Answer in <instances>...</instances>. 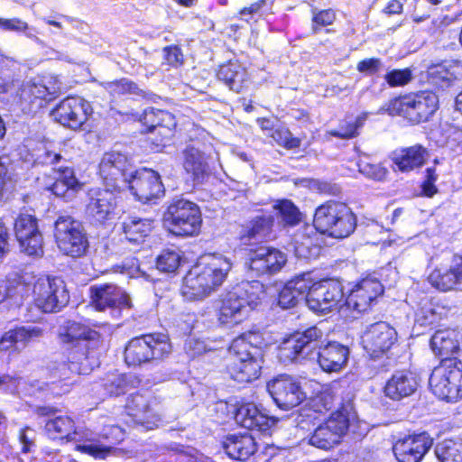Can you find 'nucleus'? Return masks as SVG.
<instances>
[{"label": "nucleus", "instance_id": "1", "mask_svg": "<svg viewBox=\"0 0 462 462\" xmlns=\"http://www.w3.org/2000/svg\"><path fill=\"white\" fill-rule=\"evenodd\" d=\"M323 332L317 327H311L302 332H296L285 339L281 347V357L300 362L317 360L325 372H337L346 364L348 348L337 342L320 346Z\"/></svg>", "mask_w": 462, "mask_h": 462}, {"label": "nucleus", "instance_id": "2", "mask_svg": "<svg viewBox=\"0 0 462 462\" xmlns=\"http://www.w3.org/2000/svg\"><path fill=\"white\" fill-rule=\"evenodd\" d=\"M262 337L249 332L235 338L228 349L230 363L226 369L230 377L238 383H249L261 374L263 363Z\"/></svg>", "mask_w": 462, "mask_h": 462}, {"label": "nucleus", "instance_id": "3", "mask_svg": "<svg viewBox=\"0 0 462 462\" xmlns=\"http://www.w3.org/2000/svg\"><path fill=\"white\" fill-rule=\"evenodd\" d=\"M60 334L64 343L72 344L73 347L68 355V363L59 365L60 377H68L69 372L72 374H86L89 370L88 359L89 349L97 347L100 341V334L88 326L76 321H68Z\"/></svg>", "mask_w": 462, "mask_h": 462}, {"label": "nucleus", "instance_id": "4", "mask_svg": "<svg viewBox=\"0 0 462 462\" xmlns=\"http://www.w3.org/2000/svg\"><path fill=\"white\" fill-rule=\"evenodd\" d=\"M313 225L320 234L341 239L354 232L356 217L345 203L328 201L316 209Z\"/></svg>", "mask_w": 462, "mask_h": 462}, {"label": "nucleus", "instance_id": "5", "mask_svg": "<svg viewBox=\"0 0 462 462\" xmlns=\"http://www.w3.org/2000/svg\"><path fill=\"white\" fill-rule=\"evenodd\" d=\"M172 347L166 334H144L132 338L125 348V360L128 365L159 362L167 358Z\"/></svg>", "mask_w": 462, "mask_h": 462}, {"label": "nucleus", "instance_id": "6", "mask_svg": "<svg viewBox=\"0 0 462 462\" xmlns=\"http://www.w3.org/2000/svg\"><path fill=\"white\" fill-rule=\"evenodd\" d=\"M202 223L199 207L186 199H173L163 215L165 228L177 236L197 235Z\"/></svg>", "mask_w": 462, "mask_h": 462}, {"label": "nucleus", "instance_id": "7", "mask_svg": "<svg viewBox=\"0 0 462 462\" xmlns=\"http://www.w3.org/2000/svg\"><path fill=\"white\" fill-rule=\"evenodd\" d=\"M54 237L59 249L71 257L83 255L88 247L82 223L66 213L59 215L54 223Z\"/></svg>", "mask_w": 462, "mask_h": 462}, {"label": "nucleus", "instance_id": "8", "mask_svg": "<svg viewBox=\"0 0 462 462\" xmlns=\"http://www.w3.org/2000/svg\"><path fill=\"white\" fill-rule=\"evenodd\" d=\"M432 393L441 400L455 402L462 399V368L455 359L442 360L429 379Z\"/></svg>", "mask_w": 462, "mask_h": 462}, {"label": "nucleus", "instance_id": "9", "mask_svg": "<svg viewBox=\"0 0 462 462\" xmlns=\"http://www.w3.org/2000/svg\"><path fill=\"white\" fill-rule=\"evenodd\" d=\"M61 90V82L56 76L47 75L28 81L22 86L19 100L26 114L36 113L44 102L54 99Z\"/></svg>", "mask_w": 462, "mask_h": 462}, {"label": "nucleus", "instance_id": "10", "mask_svg": "<svg viewBox=\"0 0 462 462\" xmlns=\"http://www.w3.org/2000/svg\"><path fill=\"white\" fill-rule=\"evenodd\" d=\"M259 282H243L236 286L232 291L227 292L221 300L218 311V321L222 325L231 326L240 323L252 309L254 302L250 299L251 289H262Z\"/></svg>", "mask_w": 462, "mask_h": 462}, {"label": "nucleus", "instance_id": "11", "mask_svg": "<svg viewBox=\"0 0 462 462\" xmlns=\"http://www.w3.org/2000/svg\"><path fill=\"white\" fill-rule=\"evenodd\" d=\"M36 306L43 312H57L65 307L69 295L64 281L56 276L39 278L33 286Z\"/></svg>", "mask_w": 462, "mask_h": 462}, {"label": "nucleus", "instance_id": "12", "mask_svg": "<svg viewBox=\"0 0 462 462\" xmlns=\"http://www.w3.org/2000/svg\"><path fill=\"white\" fill-rule=\"evenodd\" d=\"M438 96L428 91L402 97L392 102L393 110L412 124L429 120L438 109Z\"/></svg>", "mask_w": 462, "mask_h": 462}, {"label": "nucleus", "instance_id": "13", "mask_svg": "<svg viewBox=\"0 0 462 462\" xmlns=\"http://www.w3.org/2000/svg\"><path fill=\"white\" fill-rule=\"evenodd\" d=\"M287 263L286 254L272 246H258L248 252L245 260L249 278L270 276L279 273Z\"/></svg>", "mask_w": 462, "mask_h": 462}, {"label": "nucleus", "instance_id": "14", "mask_svg": "<svg viewBox=\"0 0 462 462\" xmlns=\"http://www.w3.org/2000/svg\"><path fill=\"white\" fill-rule=\"evenodd\" d=\"M307 306L313 312L326 313L338 307L344 298L343 286L337 280H308Z\"/></svg>", "mask_w": 462, "mask_h": 462}, {"label": "nucleus", "instance_id": "15", "mask_svg": "<svg viewBox=\"0 0 462 462\" xmlns=\"http://www.w3.org/2000/svg\"><path fill=\"white\" fill-rule=\"evenodd\" d=\"M397 331L389 323L375 322L366 328L362 336L364 349L371 358H379L397 342Z\"/></svg>", "mask_w": 462, "mask_h": 462}, {"label": "nucleus", "instance_id": "16", "mask_svg": "<svg viewBox=\"0 0 462 462\" xmlns=\"http://www.w3.org/2000/svg\"><path fill=\"white\" fill-rule=\"evenodd\" d=\"M14 235L21 250L28 255L43 254V237L39 230L37 218L31 214H20L14 221Z\"/></svg>", "mask_w": 462, "mask_h": 462}, {"label": "nucleus", "instance_id": "17", "mask_svg": "<svg viewBox=\"0 0 462 462\" xmlns=\"http://www.w3.org/2000/svg\"><path fill=\"white\" fill-rule=\"evenodd\" d=\"M134 171L128 157L118 151H109L103 154L99 162V174L111 189L119 188V183H126L130 172Z\"/></svg>", "mask_w": 462, "mask_h": 462}, {"label": "nucleus", "instance_id": "18", "mask_svg": "<svg viewBox=\"0 0 462 462\" xmlns=\"http://www.w3.org/2000/svg\"><path fill=\"white\" fill-rule=\"evenodd\" d=\"M129 189L138 200L147 203L164 194V187L158 172L151 169H142L130 172L126 180Z\"/></svg>", "mask_w": 462, "mask_h": 462}, {"label": "nucleus", "instance_id": "19", "mask_svg": "<svg viewBox=\"0 0 462 462\" xmlns=\"http://www.w3.org/2000/svg\"><path fill=\"white\" fill-rule=\"evenodd\" d=\"M267 390L277 406L285 411L300 405L306 398L300 383L287 375L269 382Z\"/></svg>", "mask_w": 462, "mask_h": 462}, {"label": "nucleus", "instance_id": "20", "mask_svg": "<svg viewBox=\"0 0 462 462\" xmlns=\"http://www.w3.org/2000/svg\"><path fill=\"white\" fill-rule=\"evenodd\" d=\"M383 291V287L379 280L363 279L351 290L341 310H349L356 314L365 312Z\"/></svg>", "mask_w": 462, "mask_h": 462}, {"label": "nucleus", "instance_id": "21", "mask_svg": "<svg viewBox=\"0 0 462 462\" xmlns=\"http://www.w3.org/2000/svg\"><path fill=\"white\" fill-rule=\"evenodd\" d=\"M89 113L91 107L87 101L79 97H69L52 110L51 115L60 125L76 130L87 121Z\"/></svg>", "mask_w": 462, "mask_h": 462}, {"label": "nucleus", "instance_id": "22", "mask_svg": "<svg viewBox=\"0 0 462 462\" xmlns=\"http://www.w3.org/2000/svg\"><path fill=\"white\" fill-rule=\"evenodd\" d=\"M347 428L346 416L332 415L324 424L316 428L310 438V444L321 449H329L339 443Z\"/></svg>", "mask_w": 462, "mask_h": 462}, {"label": "nucleus", "instance_id": "23", "mask_svg": "<svg viewBox=\"0 0 462 462\" xmlns=\"http://www.w3.org/2000/svg\"><path fill=\"white\" fill-rule=\"evenodd\" d=\"M432 444L433 439L427 432H421L399 439L393 449L399 462H420Z\"/></svg>", "mask_w": 462, "mask_h": 462}, {"label": "nucleus", "instance_id": "24", "mask_svg": "<svg viewBox=\"0 0 462 462\" xmlns=\"http://www.w3.org/2000/svg\"><path fill=\"white\" fill-rule=\"evenodd\" d=\"M91 304L97 310L102 311L106 309L131 308L129 296L118 286L113 283H106L91 286Z\"/></svg>", "mask_w": 462, "mask_h": 462}, {"label": "nucleus", "instance_id": "25", "mask_svg": "<svg viewBox=\"0 0 462 462\" xmlns=\"http://www.w3.org/2000/svg\"><path fill=\"white\" fill-rule=\"evenodd\" d=\"M196 266L214 291L226 280L232 263L226 256L213 254L202 257Z\"/></svg>", "mask_w": 462, "mask_h": 462}, {"label": "nucleus", "instance_id": "26", "mask_svg": "<svg viewBox=\"0 0 462 462\" xmlns=\"http://www.w3.org/2000/svg\"><path fill=\"white\" fill-rule=\"evenodd\" d=\"M56 173L54 181L51 180L45 181L44 188L50 190L56 197H60L69 201L75 198L77 192L81 189L82 184L75 176L73 169L69 167H60L52 169Z\"/></svg>", "mask_w": 462, "mask_h": 462}, {"label": "nucleus", "instance_id": "27", "mask_svg": "<svg viewBox=\"0 0 462 462\" xmlns=\"http://www.w3.org/2000/svg\"><path fill=\"white\" fill-rule=\"evenodd\" d=\"M419 381L415 374L409 370L394 372L387 380L383 393L393 401H400L412 395L418 389Z\"/></svg>", "mask_w": 462, "mask_h": 462}, {"label": "nucleus", "instance_id": "28", "mask_svg": "<svg viewBox=\"0 0 462 462\" xmlns=\"http://www.w3.org/2000/svg\"><path fill=\"white\" fill-rule=\"evenodd\" d=\"M182 166L195 185L204 183L210 174L205 153L198 148L188 145L181 152Z\"/></svg>", "mask_w": 462, "mask_h": 462}, {"label": "nucleus", "instance_id": "29", "mask_svg": "<svg viewBox=\"0 0 462 462\" xmlns=\"http://www.w3.org/2000/svg\"><path fill=\"white\" fill-rule=\"evenodd\" d=\"M110 189L107 187V189L99 190L94 196H91L87 205V214L92 220L104 223L114 217L116 198Z\"/></svg>", "mask_w": 462, "mask_h": 462}, {"label": "nucleus", "instance_id": "30", "mask_svg": "<svg viewBox=\"0 0 462 462\" xmlns=\"http://www.w3.org/2000/svg\"><path fill=\"white\" fill-rule=\"evenodd\" d=\"M430 344L435 355L443 360L449 359V356L462 351V328L437 330L432 335Z\"/></svg>", "mask_w": 462, "mask_h": 462}, {"label": "nucleus", "instance_id": "31", "mask_svg": "<svg viewBox=\"0 0 462 462\" xmlns=\"http://www.w3.org/2000/svg\"><path fill=\"white\" fill-rule=\"evenodd\" d=\"M430 284L442 291L462 289V265L454 257L448 268L435 269L429 276Z\"/></svg>", "mask_w": 462, "mask_h": 462}, {"label": "nucleus", "instance_id": "32", "mask_svg": "<svg viewBox=\"0 0 462 462\" xmlns=\"http://www.w3.org/2000/svg\"><path fill=\"white\" fill-rule=\"evenodd\" d=\"M141 121L150 132H156L162 135V141L170 139L176 127L175 118L171 113L153 107L144 110Z\"/></svg>", "mask_w": 462, "mask_h": 462}, {"label": "nucleus", "instance_id": "33", "mask_svg": "<svg viewBox=\"0 0 462 462\" xmlns=\"http://www.w3.org/2000/svg\"><path fill=\"white\" fill-rule=\"evenodd\" d=\"M235 420L242 427L258 431H265L273 424L271 419L253 402L240 405L236 411Z\"/></svg>", "mask_w": 462, "mask_h": 462}, {"label": "nucleus", "instance_id": "34", "mask_svg": "<svg viewBox=\"0 0 462 462\" xmlns=\"http://www.w3.org/2000/svg\"><path fill=\"white\" fill-rule=\"evenodd\" d=\"M125 408L129 416L133 417L134 423L140 424L147 430L158 427L161 419L152 411L143 395L132 394L127 400Z\"/></svg>", "mask_w": 462, "mask_h": 462}, {"label": "nucleus", "instance_id": "35", "mask_svg": "<svg viewBox=\"0 0 462 462\" xmlns=\"http://www.w3.org/2000/svg\"><path fill=\"white\" fill-rule=\"evenodd\" d=\"M223 448L232 459L245 461L255 453L257 446L249 434H230L223 441Z\"/></svg>", "mask_w": 462, "mask_h": 462}, {"label": "nucleus", "instance_id": "36", "mask_svg": "<svg viewBox=\"0 0 462 462\" xmlns=\"http://www.w3.org/2000/svg\"><path fill=\"white\" fill-rule=\"evenodd\" d=\"M427 73L431 85L447 88L462 76V66L458 62L445 61L430 66Z\"/></svg>", "mask_w": 462, "mask_h": 462}, {"label": "nucleus", "instance_id": "37", "mask_svg": "<svg viewBox=\"0 0 462 462\" xmlns=\"http://www.w3.org/2000/svg\"><path fill=\"white\" fill-rule=\"evenodd\" d=\"M43 330L34 325H28L10 329L0 338V351L16 350L17 344L26 346L32 340L42 336Z\"/></svg>", "mask_w": 462, "mask_h": 462}, {"label": "nucleus", "instance_id": "38", "mask_svg": "<svg viewBox=\"0 0 462 462\" xmlns=\"http://www.w3.org/2000/svg\"><path fill=\"white\" fill-rule=\"evenodd\" d=\"M308 279L297 277L289 281L278 295V305L284 310L296 307L299 302L307 301Z\"/></svg>", "mask_w": 462, "mask_h": 462}, {"label": "nucleus", "instance_id": "39", "mask_svg": "<svg viewBox=\"0 0 462 462\" xmlns=\"http://www.w3.org/2000/svg\"><path fill=\"white\" fill-rule=\"evenodd\" d=\"M181 291L189 300H203L213 291L196 265L185 276Z\"/></svg>", "mask_w": 462, "mask_h": 462}, {"label": "nucleus", "instance_id": "40", "mask_svg": "<svg viewBox=\"0 0 462 462\" xmlns=\"http://www.w3.org/2000/svg\"><path fill=\"white\" fill-rule=\"evenodd\" d=\"M427 157V150L421 145L396 150L392 153V160L401 171H411L421 166Z\"/></svg>", "mask_w": 462, "mask_h": 462}, {"label": "nucleus", "instance_id": "41", "mask_svg": "<svg viewBox=\"0 0 462 462\" xmlns=\"http://www.w3.org/2000/svg\"><path fill=\"white\" fill-rule=\"evenodd\" d=\"M125 240L134 245L142 244L152 229V221L148 218L127 217L121 224Z\"/></svg>", "mask_w": 462, "mask_h": 462}, {"label": "nucleus", "instance_id": "42", "mask_svg": "<svg viewBox=\"0 0 462 462\" xmlns=\"http://www.w3.org/2000/svg\"><path fill=\"white\" fill-rule=\"evenodd\" d=\"M273 226V217L261 215L253 218L242 230L241 240L250 243L251 240H262L269 237Z\"/></svg>", "mask_w": 462, "mask_h": 462}, {"label": "nucleus", "instance_id": "43", "mask_svg": "<svg viewBox=\"0 0 462 462\" xmlns=\"http://www.w3.org/2000/svg\"><path fill=\"white\" fill-rule=\"evenodd\" d=\"M219 80L233 91L240 92L247 79L246 70L237 62L222 65L217 72Z\"/></svg>", "mask_w": 462, "mask_h": 462}, {"label": "nucleus", "instance_id": "44", "mask_svg": "<svg viewBox=\"0 0 462 462\" xmlns=\"http://www.w3.org/2000/svg\"><path fill=\"white\" fill-rule=\"evenodd\" d=\"M44 429L49 438L52 439H76L77 432L73 431L74 422L68 416H57L53 419H49L45 422Z\"/></svg>", "mask_w": 462, "mask_h": 462}, {"label": "nucleus", "instance_id": "45", "mask_svg": "<svg viewBox=\"0 0 462 462\" xmlns=\"http://www.w3.org/2000/svg\"><path fill=\"white\" fill-rule=\"evenodd\" d=\"M273 209L276 212L279 223L283 226H294L301 220V213L291 200L278 201L273 206Z\"/></svg>", "mask_w": 462, "mask_h": 462}, {"label": "nucleus", "instance_id": "46", "mask_svg": "<svg viewBox=\"0 0 462 462\" xmlns=\"http://www.w3.org/2000/svg\"><path fill=\"white\" fill-rule=\"evenodd\" d=\"M439 462H462V441L446 439L435 447Z\"/></svg>", "mask_w": 462, "mask_h": 462}, {"label": "nucleus", "instance_id": "47", "mask_svg": "<svg viewBox=\"0 0 462 462\" xmlns=\"http://www.w3.org/2000/svg\"><path fill=\"white\" fill-rule=\"evenodd\" d=\"M181 260L179 249H165L158 255L156 267L163 273H174L180 266Z\"/></svg>", "mask_w": 462, "mask_h": 462}, {"label": "nucleus", "instance_id": "48", "mask_svg": "<svg viewBox=\"0 0 462 462\" xmlns=\"http://www.w3.org/2000/svg\"><path fill=\"white\" fill-rule=\"evenodd\" d=\"M106 88L113 96L132 94L138 97H146V91L140 88L134 82L123 79L118 81L109 82Z\"/></svg>", "mask_w": 462, "mask_h": 462}, {"label": "nucleus", "instance_id": "49", "mask_svg": "<svg viewBox=\"0 0 462 462\" xmlns=\"http://www.w3.org/2000/svg\"><path fill=\"white\" fill-rule=\"evenodd\" d=\"M0 28L5 31H12L15 32H23L26 37L40 42L41 40L33 32L34 28H31L28 23L19 18L4 19L0 18Z\"/></svg>", "mask_w": 462, "mask_h": 462}, {"label": "nucleus", "instance_id": "50", "mask_svg": "<svg viewBox=\"0 0 462 462\" xmlns=\"http://www.w3.org/2000/svg\"><path fill=\"white\" fill-rule=\"evenodd\" d=\"M126 376L120 374L108 375L104 383L105 390L109 395L118 396L127 389Z\"/></svg>", "mask_w": 462, "mask_h": 462}, {"label": "nucleus", "instance_id": "51", "mask_svg": "<svg viewBox=\"0 0 462 462\" xmlns=\"http://www.w3.org/2000/svg\"><path fill=\"white\" fill-rule=\"evenodd\" d=\"M336 20V13L333 9L313 11L312 31L318 33L320 27L331 25Z\"/></svg>", "mask_w": 462, "mask_h": 462}, {"label": "nucleus", "instance_id": "52", "mask_svg": "<svg viewBox=\"0 0 462 462\" xmlns=\"http://www.w3.org/2000/svg\"><path fill=\"white\" fill-rule=\"evenodd\" d=\"M272 137L279 145L287 149L297 148L300 145V140L293 137L291 133L286 128L274 130Z\"/></svg>", "mask_w": 462, "mask_h": 462}, {"label": "nucleus", "instance_id": "53", "mask_svg": "<svg viewBox=\"0 0 462 462\" xmlns=\"http://www.w3.org/2000/svg\"><path fill=\"white\" fill-rule=\"evenodd\" d=\"M384 79L391 87H401L408 84L412 75L409 69H393L385 75Z\"/></svg>", "mask_w": 462, "mask_h": 462}, {"label": "nucleus", "instance_id": "54", "mask_svg": "<svg viewBox=\"0 0 462 462\" xmlns=\"http://www.w3.org/2000/svg\"><path fill=\"white\" fill-rule=\"evenodd\" d=\"M358 170L363 175L375 180H383L387 174L386 169L380 164H372L365 162L358 163Z\"/></svg>", "mask_w": 462, "mask_h": 462}, {"label": "nucleus", "instance_id": "55", "mask_svg": "<svg viewBox=\"0 0 462 462\" xmlns=\"http://www.w3.org/2000/svg\"><path fill=\"white\" fill-rule=\"evenodd\" d=\"M437 313L430 302H425L415 314V321L420 326L430 325L437 320Z\"/></svg>", "mask_w": 462, "mask_h": 462}, {"label": "nucleus", "instance_id": "56", "mask_svg": "<svg viewBox=\"0 0 462 462\" xmlns=\"http://www.w3.org/2000/svg\"><path fill=\"white\" fill-rule=\"evenodd\" d=\"M76 449L82 453L88 454L94 457L95 458L100 459L106 458V456H108V454H110L111 451L110 448L103 447L93 443L77 445Z\"/></svg>", "mask_w": 462, "mask_h": 462}, {"label": "nucleus", "instance_id": "57", "mask_svg": "<svg viewBox=\"0 0 462 462\" xmlns=\"http://www.w3.org/2000/svg\"><path fill=\"white\" fill-rule=\"evenodd\" d=\"M211 350L204 340L189 337L185 344V351L190 357H196Z\"/></svg>", "mask_w": 462, "mask_h": 462}, {"label": "nucleus", "instance_id": "58", "mask_svg": "<svg viewBox=\"0 0 462 462\" xmlns=\"http://www.w3.org/2000/svg\"><path fill=\"white\" fill-rule=\"evenodd\" d=\"M36 432L30 427H25L20 431L19 439L22 444V452L29 453L35 447Z\"/></svg>", "mask_w": 462, "mask_h": 462}, {"label": "nucleus", "instance_id": "59", "mask_svg": "<svg viewBox=\"0 0 462 462\" xmlns=\"http://www.w3.org/2000/svg\"><path fill=\"white\" fill-rule=\"evenodd\" d=\"M163 53L164 60L170 66L178 67L183 63V54L178 46H167L163 49Z\"/></svg>", "mask_w": 462, "mask_h": 462}, {"label": "nucleus", "instance_id": "60", "mask_svg": "<svg viewBox=\"0 0 462 462\" xmlns=\"http://www.w3.org/2000/svg\"><path fill=\"white\" fill-rule=\"evenodd\" d=\"M383 66L380 59L370 58L365 59L357 63L356 69L359 72L366 75H373L378 72Z\"/></svg>", "mask_w": 462, "mask_h": 462}, {"label": "nucleus", "instance_id": "61", "mask_svg": "<svg viewBox=\"0 0 462 462\" xmlns=\"http://www.w3.org/2000/svg\"><path fill=\"white\" fill-rule=\"evenodd\" d=\"M312 241L310 238H303L300 240V237H296L294 241V252L297 257L299 258H309L311 256L312 251Z\"/></svg>", "mask_w": 462, "mask_h": 462}, {"label": "nucleus", "instance_id": "62", "mask_svg": "<svg viewBox=\"0 0 462 462\" xmlns=\"http://www.w3.org/2000/svg\"><path fill=\"white\" fill-rule=\"evenodd\" d=\"M328 133L330 135L341 139H350L358 134V132L356 131V126L350 122L341 123L338 129L331 130Z\"/></svg>", "mask_w": 462, "mask_h": 462}, {"label": "nucleus", "instance_id": "63", "mask_svg": "<svg viewBox=\"0 0 462 462\" xmlns=\"http://www.w3.org/2000/svg\"><path fill=\"white\" fill-rule=\"evenodd\" d=\"M14 83L12 71L5 67H0V93L8 92Z\"/></svg>", "mask_w": 462, "mask_h": 462}, {"label": "nucleus", "instance_id": "64", "mask_svg": "<svg viewBox=\"0 0 462 462\" xmlns=\"http://www.w3.org/2000/svg\"><path fill=\"white\" fill-rule=\"evenodd\" d=\"M448 144L454 150L462 152V130L455 129L448 139Z\"/></svg>", "mask_w": 462, "mask_h": 462}]
</instances>
